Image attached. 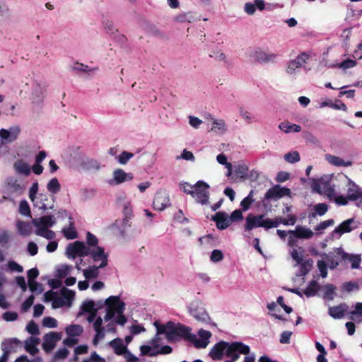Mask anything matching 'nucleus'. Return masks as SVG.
Listing matches in <instances>:
<instances>
[{
	"label": "nucleus",
	"mask_w": 362,
	"mask_h": 362,
	"mask_svg": "<svg viewBox=\"0 0 362 362\" xmlns=\"http://www.w3.org/2000/svg\"><path fill=\"white\" fill-rule=\"evenodd\" d=\"M153 326L156 329V337L153 339H209L212 334L211 332L200 329L197 332V335L192 333V329L177 321L169 320L163 322L160 320H156Z\"/></svg>",
	"instance_id": "nucleus-1"
},
{
	"label": "nucleus",
	"mask_w": 362,
	"mask_h": 362,
	"mask_svg": "<svg viewBox=\"0 0 362 362\" xmlns=\"http://www.w3.org/2000/svg\"><path fill=\"white\" fill-rule=\"evenodd\" d=\"M66 255L71 259H75L76 256L90 257L93 262H100L98 265V267H105L108 265V254L105 252L103 247H95V248L87 250L82 241L69 243L66 248Z\"/></svg>",
	"instance_id": "nucleus-2"
},
{
	"label": "nucleus",
	"mask_w": 362,
	"mask_h": 362,
	"mask_svg": "<svg viewBox=\"0 0 362 362\" xmlns=\"http://www.w3.org/2000/svg\"><path fill=\"white\" fill-rule=\"evenodd\" d=\"M250 351L249 346L241 342L235 341L230 344L225 341H219L211 350L209 356L213 360L219 361L223 358L225 351L227 356L233 358V361H237L239 358L238 353L247 355Z\"/></svg>",
	"instance_id": "nucleus-3"
},
{
	"label": "nucleus",
	"mask_w": 362,
	"mask_h": 362,
	"mask_svg": "<svg viewBox=\"0 0 362 362\" xmlns=\"http://www.w3.org/2000/svg\"><path fill=\"white\" fill-rule=\"evenodd\" d=\"M105 306L106 307V314L104 316L105 322L117 315V322L119 325H124L127 322V317L124 315L125 303L119 300V296H112L105 300H100L95 302V311L98 313Z\"/></svg>",
	"instance_id": "nucleus-4"
},
{
	"label": "nucleus",
	"mask_w": 362,
	"mask_h": 362,
	"mask_svg": "<svg viewBox=\"0 0 362 362\" xmlns=\"http://www.w3.org/2000/svg\"><path fill=\"white\" fill-rule=\"evenodd\" d=\"M74 297V293L65 288H62L61 295L57 292L49 291L44 294L45 302H52V308H60L64 306H70Z\"/></svg>",
	"instance_id": "nucleus-5"
},
{
	"label": "nucleus",
	"mask_w": 362,
	"mask_h": 362,
	"mask_svg": "<svg viewBox=\"0 0 362 362\" xmlns=\"http://www.w3.org/2000/svg\"><path fill=\"white\" fill-rule=\"evenodd\" d=\"M117 315L105 322L101 317H98L93 323V328L95 336L93 339H101L105 337L107 333H114L116 330L117 322Z\"/></svg>",
	"instance_id": "nucleus-6"
},
{
	"label": "nucleus",
	"mask_w": 362,
	"mask_h": 362,
	"mask_svg": "<svg viewBox=\"0 0 362 362\" xmlns=\"http://www.w3.org/2000/svg\"><path fill=\"white\" fill-rule=\"evenodd\" d=\"M267 221V218H265L264 215H255L253 214H249L245 218V223L244 225L245 234L244 236L250 237V231L255 228L262 227L265 229L272 228V226L276 224Z\"/></svg>",
	"instance_id": "nucleus-7"
},
{
	"label": "nucleus",
	"mask_w": 362,
	"mask_h": 362,
	"mask_svg": "<svg viewBox=\"0 0 362 362\" xmlns=\"http://www.w3.org/2000/svg\"><path fill=\"white\" fill-rule=\"evenodd\" d=\"M331 175H325L319 180L313 179L312 190L320 194H325L329 199L335 197V185L330 182Z\"/></svg>",
	"instance_id": "nucleus-8"
},
{
	"label": "nucleus",
	"mask_w": 362,
	"mask_h": 362,
	"mask_svg": "<svg viewBox=\"0 0 362 362\" xmlns=\"http://www.w3.org/2000/svg\"><path fill=\"white\" fill-rule=\"evenodd\" d=\"M189 313L196 320L216 327V324L211 321V317L202 302H192L189 306Z\"/></svg>",
	"instance_id": "nucleus-9"
},
{
	"label": "nucleus",
	"mask_w": 362,
	"mask_h": 362,
	"mask_svg": "<svg viewBox=\"0 0 362 362\" xmlns=\"http://www.w3.org/2000/svg\"><path fill=\"white\" fill-rule=\"evenodd\" d=\"M209 187L206 182L199 180L194 184V188L191 196L197 203L206 205L209 203Z\"/></svg>",
	"instance_id": "nucleus-10"
},
{
	"label": "nucleus",
	"mask_w": 362,
	"mask_h": 362,
	"mask_svg": "<svg viewBox=\"0 0 362 362\" xmlns=\"http://www.w3.org/2000/svg\"><path fill=\"white\" fill-rule=\"evenodd\" d=\"M55 197L47 193H40L37 197L33 199V206L39 209L45 211L48 209L54 208Z\"/></svg>",
	"instance_id": "nucleus-11"
},
{
	"label": "nucleus",
	"mask_w": 362,
	"mask_h": 362,
	"mask_svg": "<svg viewBox=\"0 0 362 362\" xmlns=\"http://www.w3.org/2000/svg\"><path fill=\"white\" fill-rule=\"evenodd\" d=\"M6 185L8 192L15 196L21 195L26 189V182L13 177L7 179Z\"/></svg>",
	"instance_id": "nucleus-12"
},
{
	"label": "nucleus",
	"mask_w": 362,
	"mask_h": 362,
	"mask_svg": "<svg viewBox=\"0 0 362 362\" xmlns=\"http://www.w3.org/2000/svg\"><path fill=\"white\" fill-rule=\"evenodd\" d=\"M360 225V222L356 221L355 218H349L341 223H340L337 227L334 228L332 233L334 235H337L338 237H340L342 234L346 233H349L353 230L357 228Z\"/></svg>",
	"instance_id": "nucleus-13"
},
{
	"label": "nucleus",
	"mask_w": 362,
	"mask_h": 362,
	"mask_svg": "<svg viewBox=\"0 0 362 362\" xmlns=\"http://www.w3.org/2000/svg\"><path fill=\"white\" fill-rule=\"evenodd\" d=\"M46 96V86L35 81L33 86L30 100L33 104L40 105Z\"/></svg>",
	"instance_id": "nucleus-14"
},
{
	"label": "nucleus",
	"mask_w": 362,
	"mask_h": 362,
	"mask_svg": "<svg viewBox=\"0 0 362 362\" xmlns=\"http://www.w3.org/2000/svg\"><path fill=\"white\" fill-rule=\"evenodd\" d=\"M291 195V190L288 188L276 185L267 191L264 199L269 200L272 199H279L283 197Z\"/></svg>",
	"instance_id": "nucleus-15"
},
{
	"label": "nucleus",
	"mask_w": 362,
	"mask_h": 362,
	"mask_svg": "<svg viewBox=\"0 0 362 362\" xmlns=\"http://www.w3.org/2000/svg\"><path fill=\"white\" fill-rule=\"evenodd\" d=\"M170 205L168 194L165 191H158L153 200V207L158 211H163Z\"/></svg>",
	"instance_id": "nucleus-16"
},
{
	"label": "nucleus",
	"mask_w": 362,
	"mask_h": 362,
	"mask_svg": "<svg viewBox=\"0 0 362 362\" xmlns=\"http://www.w3.org/2000/svg\"><path fill=\"white\" fill-rule=\"evenodd\" d=\"M308 55L305 53H301L296 59L291 60L288 63L286 72L288 74H294L296 71L307 62Z\"/></svg>",
	"instance_id": "nucleus-17"
},
{
	"label": "nucleus",
	"mask_w": 362,
	"mask_h": 362,
	"mask_svg": "<svg viewBox=\"0 0 362 362\" xmlns=\"http://www.w3.org/2000/svg\"><path fill=\"white\" fill-rule=\"evenodd\" d=\"M250 57L252 62L262 64L274 61L276 55L273 53L268 54L262 50L256 49L250 53Z\"/></svg>",
	"instance_id": "nucleus-18"
},
{
	"label": "nucleus",
	"mask_w": 362,
	"mask_h": 362,
	"mask_svg": "<svg viewBox=\"0 0 362 362\" xmlns=\"http://www.w3.org/2000/svg\"><path fill=\"white\" fill-rule=\"evenodd\" d=\"M211 220L216 222V227L219 230H225L232 223L228 214L224 211L216 212L211 217Z\"/></svg>",
	"instance_id": "nucleus-19"
},
{
	"label": "nucleus",
	"mask_w": 362,
	"mask_h": 362,
	"mask_svg": "<svg viewBox=\"0 0 362 362\" xmlns=\"http://www.w3.org/2000/svg\"><path fill=\"white\" fill-rule=\"evenodd\" d=\"M20 128L17 126L11 127L8 129H0V137L3 140V143H11L15 141L19 133Z\"/></svg>",
	"instance_id": "nucleus-20"
},
{
	"label": "nucleus",
	"mask_w": 362,
	"mask_h": 362,
	"mask_svg": "<svg viewBox=\"0 0 362 362\" xmlns=\"http://www.w3.org/2000/svg\"><path fill=\"white\" fill-rule=\"evenodd\" d=\"M32 223L38 228H49L56 223V218L54 215L44 216L39 218L32 220Z\"/></svg>",
	"instance_id": "nucleus-21"
},
{
	"label": "nucleus",
	"mask_w": 362,
	"mask_h": 362,
	"mask_svg": "<svg viewBox=\"0 0 362 362\" xmlns=\"http://www.w3.org/2000/svg\"><path fill=\"white\" fill-rule=\"evenodd\" d=\"M132 179L133 175L132 173H127L122 169H117L113 172V178L109 181V184L112 185H119Z\"/></svg>",
	"instance_id": "nucleus-22"
},
{
	"label": "nucleus",
	"mask_w": 362,
	"mask_h": 362,
	"mask_svg": "<svg viewBox=\"0 0 362 362\" xmlns=\"http://www.w3.org/2000/svg\"><path fill=\"white\" fill-rule=\"evenodd\" d=\"M288 234L299 239H310L313 236V232L310 228L301 226H297L295 230H289Z\"/></svg>",
	"instance_id": "nucleus-23"
},
{
	"label": "nucleus",
	"mask_w": 362,
	"mask_h": 362,
	"mask_svg": "<svg viewBox=\"0 0 362 362\" xmlns=\"http://www.w3.org/2000/svg\"><path fill=\"white\" fill-rule=\"evenodd\" d=\"M209 117L212 122L211 132L217 134H224L228 131V127L223 119H216L211 115Z\"/></svg>",
	"instance_id": "nucleus-24"
},
{
	"label": "nucleus",
	"mask_w": 362,
	"mask_h": 362,
	"mask_svg": "<svg viewBox=\"0 0 362 362\" xmlns=\"http://www.w3.org/2000/svg\"><path fill=\"white\" fill-rule=\"evenodd\" d=\"M265 8L264 0H255L253 2H247L244 6V11L248 15H253L256 9L263 11Z\"/></svg>",
	"instance_id": "nucleus-25"
},
{
	"label": "nucleus",
	"mask_w": 362,
	"mask_h": 362,
	"mask_svg": "<svg viewBox=\"0 0 362 362\" xmlns=\"http://www.w3.org/2000/svg\"><path fill=\"white\" fill-rule=\"evenodd\" d=\"M13 168L16 173L28 176L30 174L31 168L23 160H18L13 164Z\"/></svg>",
	"instance_id": "nucleus-26"
},
{
	"label": "nucleus",
	"mask_w": 362,
	"mask_h": 362,
	"mask_svg": "<svg viewBox=\"0 0 362 362\" xmlns=\"http://www.w3.org/2000/svg\"><path fill=\"white\" fill-rule=\"evenodd\" d=\"M131 341H125L126 344L123 341H110L109 346L111 347L117 355H122L127 352V345Z\"/></svg>",
	"instance_id": "nucleus-27"
},
{
	"label": "nucleus",
	"mask_w": 362,
	"mask_h": 362,
	"mask_svg": "<svg viewBox=\"0 0 362 362\" xmlns=\"http://www.w3.org/2000/svg\"><path fill=\"white\" fill-rule=\"evenodd\" d=\"M326 160L334 166L349 167L353 163L351 160H344L341 158L334 155H326Z\"/></svg>",
	"instance_id": "nucleus-28"
},
{
	"label": "nucleus",
	"mask_w": 362,
	"mask_h": 362,
	"mask_svg": "<svg viewBox=\"0 0 362 362\" xmlns=\"http://www.w3.org/2000/svg\"><path fill=\"white\" fill-rule=\"evenodd\" d=\"M362 194L360 192L358 186L350 179L349 180V187L347 189L346 196L350 200H356Z\"/></svg>",
	"instance_id": "nucleus-29"
},
{
	"label": "nucleus",
	"mask_w": 362,
	"mask_h": 362,
	"mask_svg": "<svg viewBox=\"0 0 362 362\" xmlns=\"http://www.w3.org/2000/svg\"><path fill=\"white\" fill-rule=\"evenodd\" d=\"M103 267H98V265H90L87 269H83V274L86 280L95 279L99 276L100 269Z\"/></svg>",
	"instance_id": "nucleus-30"
},
{
	"label": "nucleus",
	"mask_w": 362,
	"mask_h": 362,
	"mask_svg": "<svg viewBox=\"0 0 362 362\" xmlns=\"http://www.w3.org/2000/svg\"><path fill=\"white\" fill-rule=\"evenodd\" d=\"M279 128L286 134L291 132H300L301 127L298 124H292L288 122H283L279 124Z\"/></svg>",
	"instance_id": "nucleus-31"
},
{
	"label": "nucleus",
	"mask_w": 362,
	"mask_h": 362,
	"mask_svg": "<svg viewBox=\"0 0 362 362\" xmlns=\"http://www.w3.org/2000/svg\"><path fill=\"white\" fill-rule=\"evenodd\" d=\"M313 261L311 259L302 261L300 264H296V266L299 265V272L296 274L298 276H304L309 273L313 267Z\"/></svg>",
	"instance_id": "nucleus-32"
},
{
	"label": "nucleus",
	"mask_w": 362,
	"mask_h": 362,
	"mask_svg": "<svg viewBox=\"0 0 362 362\" xmlns=\"http://www.w3.org/2000/svg\"><path fill=\"white\" fill-rule=\"evenodd\" d=\"M65 331L69 337H76L82 334L83 328L80 325H71L67 326Z\"/></svg>",
	"instance_id": "nucleus-33"
},
{
	"label": "nucleus",
	"mask_w": 362,
	"mask_h": 362,
	"mask_svg": "<svg viewBox=\"0 0 362 362\" xmlns=\"http://www.w3.org/2000/svg\"><path fill=\"white\" fill-rule=\"evenodd\" d=\"M321 288V286L316 281H311L303 293L307 297H312L317 295V291Z\"/></svg>",
	"instance_id": "nucleus-34"
},
{
	"label": "nucleus",
	"mask_w": 362,
	"mask_h": 362,
	"mask_svg": "<svg viewBox=\"0 0 362 362\" xmlns=\"http://www.w3.org/2000/svg\"><path fill=\"white\" fill-rule=\"evenodd\" d=\"M346 311V305L341 304L338 306L329 308V314L335 319L341 318Z\"/></svg>",
	"instance_id": "nucleus-35"
},
{
	"label": "nucleus",
	"mask_w": 362,
	"mask_h": 362,
	"mask_svg": "<svg viewBox=\"0 0 362 362\" xmlns=\"http://www.w3.org/2000/svg\"><path fill=\"white\" fill-rule=\"evenodd\" d=\"M304 254L305 250L302 247L293 248L290 252L291 257L296 262V264H300L303 261Z\"/></svg>",
	"instance_id": "nucleus-36"
},
{
	"label": "nucleus",
	"mask_w": 362,
	"mask_h": 362,
	"mask_svg": "<svg viewBox=\"0 0 362 362\" xmlns=\"http://www.w3.org/2000/svg\"><path fill=\"white\" fill-rule=\"evenodd\" d=\"M47 189L51 195L54 196L61 190V185L57 177L52 178L47 185Z\"/></svg>",
	"instance_id": "nucleus-37"
},
{
	"label": "nucleus",
	"mask_w": 362,
	"mask_h": 362,
	"mask_svg": "<svg viewBox=\"0 0 362 362\" xmlns=\"http://www.w3.org/2000/svg\"><path fill=\"white\" fill-rule=\"evenodd\" d=\"M343 259H348L351 264L352 269H358L360 267L361 259L358 255H349L344 252L342 255Z\"/></svg>",
	"instance_id": "nucleus-38"
},
{
	"label": "nucleus",
	"mask_w": 362,
	"mask_h": 362,
	"mask_svg": "<svg viewBox=\"0 0 362 362\" xmlns=\"http://www.w3.org/2000/svg\"><path fill=\"white\" fill-rule=\"evenodd\" d=\"M321 288L324 289L323 298L325 300H332L336 294V287L333 284H326L324 286H321Z\"/></svg>",
	"instance_id": "nucleus-39"
},
{
	"label": "nucleus",
	"mask_w": 362,
	"mask_h": 362,
	"mask_svg": "<svg viewBox=\"0 0 362 362\" xmlns=\"http://www.w3.org/2000/svg\"><path fill=\"white\" fill-rule=\"evenodd\" d=\"M16 226L19 233L23 236H27L31 233L32 226L29 222L18 221Z\"/></svg>",
	"instance_id": "nucleus-40"
},
{
	"label": "nucleus",
	"mask_w": 362,
	"mask_h": 362,
	"mask_svg": "<svg viewBox=\"0 0 362 362\" xmlns=\"http://www.w3.org/2000/svg\"><path fill=\"white\" fill-rule=\"evenodd\" d=\"M98 240L95 235L92 234L90 232L86 233V243L83 242V245L87 250L95 248V247H99L98 245Z\"/></svg>",
	"instance_id": "nucleus-41"
},
{
	"label": "nucleus",
	"mask_w": 362,
	"mask_h": 362,
	"mask_svg": "<svg viewBox=\"0 0 362 362\" xmlns=\"http://www.w3.org/2000/svg\"><path fill=\"white\" fill-rule=\"evenodd\" d=\"M71 69L77 72L90 73L97 71L98 68H90L88 66L82 63L76 62L71 66Z\"/></svg>",
	"instance_id": "nucleus-42"
},
{
	"label": "nucleus",
	"mask_w": 362,
	"mask_h": 362,
	"mask_svg": "<svg viewBox=\"0 0 362 362\" xmlns=\"http://www.w3.org/2000/svg\"><path fill=\"white\" fill-rule=\"evenodd\" d=\"M93 311H95V301L92 300H86L81 305L78 316L83 315L85 313H91Z\"/></svg>",
	"instance_id": "nucleus-43"
},
{
	"label": "nucleus",
	"mask_w": 362,
	"mask_h": 362,
	"mask_svg": "<svg viewBox=\"0 0 362 362\" xmlns=\"http://www.w3.org/2000/svg\"><path fill=\"white\" fill-rule=\"evenodd\" d=\"M40 341H25V349L32 356H35L39 352V349L37 348L38 344Z\"/></svg>",
	"instance_id": "nucleus-44"
},
{
	"label": "nucleus",
	"mask_w": 362,
	"mask_h": 362,
	"mask_svg": "<svg viewBox=\"0 0 362 362\" xmlns=\"http://www.w3.org/2000/svg\"><path fill=\"white\" fill-rule=\"evenodd\" d=\"M195 18L192 12L180 13L175 17V21L178 23H192Z\"/></svg>",
	"instance_id": "nucleus-45"
},
{
	"label": "nucleus",
	"mask_w": 362,
	"mask_h": 362,
	"mask_svg": "<svg viewBox=\"0 0 362 362\" xmlns=\"http://www.w3.org/2000/svg\"><path fill=\"white\" fill-rule=\"evenodd\" d=\"M35 234L47 240H53L56 236L54 231L44 228L36 229Z\"/></svg>",
	"instance_id": "nucleus-46"
},
{
	"label": "nucleus",
	"mask_w": 362,
	"mask_h": 362,
	"mask_svg": "<svg viewBox=\"0 0 362 362\" xmlns=\"http://www.w3.org/2000/svg\"><path fill=\"white\" fill-rule=\"evenodd\" d=\"M248 171V168L245 163H239L235 165L234 173L240 177H245Z\"/></svg>",
	"instance_id": "nucleus-47"
},
{
	"label": "nucleus",
	"mask_w": 362,
	"mask_h": 362,
	"mask_svg": "<svg viewBox=\"0 0 362 362\" xmlns=\"http://www.w3.org/2000/svg\"><path fill=\"white\" fill-rule=\"evenodd\" d=\"M284 160L289 163H295L300 160V154L298 151H293L284 155Z\"/></svg>",
	"instance_id": "nucleus-48"
},
{
	"label": "nucleus",
	"mask_w": 362,
	"mask_h": 362,
	"mask_svg": "<svg viewBox=\"0 0 362 362\" xmlns=\"http://www.w3.org/2000/svg\"><path fill=\"white\" fill-rule=\"evenodd\" d=\"M64 236L69 240H73L78 237L77 232L76 231L73 223H70L68 228L63 229Z\"/></svg>",
	"instance_id": "nucleus-49"
},
{
	"label": "nucleus",
	"mask_w": 362,
	"mask_h": 362,
	"mask_svg": "<svg viewBox=\"0 0 362 362\" xmlns=\"http://www.w3.org/2000/svg\"><path fill=\"white\" fill-rule=\"evenodd\" d=\"M133 156L134 154L132 153L124 151L117 157V159L119 164L125 165Z\"/></svg>",
	"instance_id": "nucleus-50"
},
{
	"label": "nucleus",
	"mask_w": 362,
	"mask_h": 362,
	"mask_svg": "<svg viewBox=\"0 0 362 362\" xmlns=\"http://www.w3.org/2000/svg\"><path fill=\"white\" fill-rule=\"evenodd\" d=\"M240 116L246 122L250 124L255 121V117L248 111L244 110L243 107L239 108Z\"/></svg>",
	"instance_id": "nucleus-51"
},
{
	"label": "nucleus",
	"mask_w": 362,
	"mask_h": 362,
	"mask_svg": "<svg viewBox=\"0 0 362 362\" xmlns=\"http://www.w3.org/2000/svg\"><path fill=\"white\" fill-rule=\"evenodd\" d=\"M28 284L30 291L31 292H36L37 293H40L43 291V286L42 284L38 283L35 281H28Z\"/></svg>",
	"instance_id": "nucleus-52"
},
{
	"label": "nucleus",
	"mask_w": 362,
	"mask_h": 362,
	"mask_svg": "<svg viewBox=\"0 0 362 362\" xmlns=\"http://www.w3.org/2000/svg\"><path fill=\"white\" fill-rule=\"evenodd\" d=\"M19 212L23 216H30V209L28 203L25 200H22L19 204Z\"/></svg>",
	"instance_id": "nucleus-53"
},
{
	"label": "nucleus",
	"mask_w": 362,
	"mask_h": 362,
	"mask_svg": "<svg viewBox=\"0 0 362 362\" xmlns=\"http://www.w3.org/2000/svg\"><path fill=\"white\" fill-rule=\"evenodd\" d=\"M223 259V254L220 250H214L211 252L210 259L213 262H218L222 261Z\"/></svg>",
	"instance_id": "nucleus-54"
},
{
	"label": "nucleus",
	"mask_w": 362,
	"mask_h": 362,
	"mask_svg": "<svg viewBox=\"0 0 362 362\" xmlns=\"http://www.w3.org/2000/svg\"><path fill=\"white\" fill-rule=\"evenodd\" d=\"M42 325L49 328H54L57 326V321L52 317H45L42 320Z\"/></svg>",
	"instance_id": "nucleus-55"
},
{
	"label": "nucleus",
	"mask_w": 362,
	"mask_h": 362,
	"mask_svg": "<svg viewBox=\"0 0 362 362\" xmlns=\"http://www.w3.org/2000/svg\"><path fill=\"white\" fill-rule=\"evenodd\" d=\"M315 213L319 216H323L328 210V206L324 203H319L315 205Z\"/></svg>",
	"instance_id": "nucleus-56"
},
{
	"label": "nucleus",
	"mask_w": 362,
	"mask_h": 362,
	"mask_svg": "<svg viewBox=\"0 0 362 362\" xmlns=\"http://www.w3.org/2000/svg\"><path fill=\"white\" fill-rule=\"evenodd\" d=\"M181 158L186 160H189V161H194V160H195V158H194L192 152L189 151L187 149H184L182 153H181V155L177 156L176 157L177 160H179Z\"/></svg>",
	"instance_id": "nucleus-57"
},
{
	"label": "nucleus",
	"mask_w": 362,
	"mask_h": 362,
	"mask_svg": "<svg viewBox=\"0 0 362 362\" xmlns=\"http://www.w3.org/2000/svg\"><path fill=\"white\" fill-rule=\"evenodd\" d=\"M356 65V61H354L353 59H346V60L343 61L340 64H339L338 66H339V68L345 70V69H347L353 68Z\"/></svg>",
	"instance_id": "nucleus-58"
},
{
	"label": "nucleus",
	"mask_w": 362,
	"mask_h": 362,
	"mask_svg": "<svg viewBox=\"0 0 362 362\" xmlns=\"http://www.w3.org/2000/svg\"><path fill=\"white\" fill-rule=\"evenodd\" d=\"M194 185H191L189 182H183L180 183V189L185 193L192 195V191L194 190Z\"/></svg>",
	"instance_id": "nucleus-59"
},
{
	"label": "nucleus",
	"mask_w": 362,
	"mask_h": 362,
	"mask_svg": "<svg viewBox=\"0 0 362 362\" xmlns=\"http://www.w3.org/2000/svg\"><path fill=\"white\" fill-rule=\"evenodd\" d=\"M72 269L71 266L69 265H62L58 269V276L61 278L65 277L66 275H68Z\"/></svg>",
	"instance_id": "nucleus-60"
},
{
	"label": "nucleus",
	"mask_w": 362,
	"mask_h": 362,
	"mask_svg": "<svg viewBox=\"0 0 362 362\" xmlns=\"http://www.w3.org/2000/svg\"><path fill=\"white\" fill-rule=\"evenodd\" d=\"M231 223L235 221H239L243 219V212L240 209H235L229 216Z\"/></svg>",
	"instance_id": "nucleus-61"
},
{
	"label": "nucleus",
	"mask_w": 362,
	"mask_h": 362,
	"mask_svg": "<svg viewBox=\"0 0 362 362\" xmlns=\"http://www.w3.org/2000/svg\"><path fill=\"white\" fill-rule=\"evenodd\" d=\"M34 299V296L31 295L23 302V303L21 305L22 312L25 313L29 310V308L33 304Z\"/></svg>",
	"instance_id": "nucleus-62"
},
{
	"label": "nucleus",
	"mask_w": 362,
	"mask_h": 362,
	"mask_svg": "<svg viewBox=\"0 0 362 362\" xmlns=\"http://www.w3.org/2000/svg\"><path fill=\"white\" fill-rule=\"evenodd\" d=\"M57 341H44L42 343V349L47 353L51 352L57 346Z\"/></svg>",
	"instance_id": "nucleus-63"
},
{
	"label": "nucleus",
	"mask_w": 362,
	"mask_h": 362,
	"mask_svg": "<svg viewBox=\"0 0 362 362\" xmlns=\"http://www.w3.org/2000/svg\"><path fill=\"white\" fill-rule=\"evenodd\" d=\"M26 330L33 335H37L39 333L38 326L34 321H30L26 326Z\"/></svg>",
	"instance_id": "nucleus-64"
}]
</instances>
